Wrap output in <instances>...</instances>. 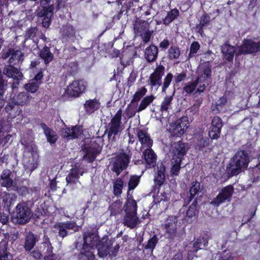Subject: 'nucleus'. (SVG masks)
<instances>
[{
  "label": "nucleus",
  "instance_id": "39448f33",
  "mask_svg": "<svg viewBox=\"0 0 260 260\" xmlns=\"http://www.w3.org/2000/svg\"><path fill=\"white\" fill-rule=\"evenodd\" d=\"M114 242L111 240H102L97 245L98 254L100 257H104L107 255L110 257L115 256L118 252L119 246L116 244L113 245Z\"/></svg>",
  "mask_w": 260,
  "mask_h": 260
},
{
  "label": "nucleus",
  "instance_id": "ea45409f",
  "mask_svg": "<svg viewBox=\"0 0 260 260\" xmlns=\"http://www.w3.org/2000/svg\"><path fill=\"white\" fill-rule=\"evenodd\" d=\"M121 207L122 202L120 200H117L114 202L109 207L111 215H115L119 213L121 211Z\"/></svg>",
  "mask_w": 260,
  "mask_h": 260
},
{
  "label": "nucleus",
  "instance_id": "774afa93",
  "mask_svg": "<svg viewBox=\"0 0 260 260\" xmlns=\"http://www.w3.org/2000/svg\"><path fill=\"white\" fill-rule=\"evenodd\" d=\"M170 43L167 39H164L159 44V47L162 49H166L169 46Z\"/></svg>",
  "mask_w": 260,
  "mask_h": 260
},
{
  "label": "nucleus",
  "instance_id": "4d7b16f0",
  "mask_svg": "<svg viewBox=\"0 0 260 260\" xmlns=\"http://www.w3.org/2000/svg\"><path fill=\"white\" fill-rule=\"evenodd\" d=\"M23 56V54L21 52V51L19 50H15L12 53V56L10 59V61L11 63H12L14 60H20L22 59Z\"/></svg>",
  "mask_w": 260,
  "mask_h": 260
},
{
  "label": "nucleus",
  "instance_id": "a211bd4d",
  "mask_svg": "<svg viewBox=\"0 0 260 260\" xmlns=\"http://www.w3.org/2000/svg\"><path fill=\"white\" fill-rule=\"evenodd\" d=\"M12 173L9 170L3 171L0 179V183L2 186L7 188L14 189L16 185L11 177Z\"/></svg>",
  "mask_w": 260,
  "mask_h": 260
},
{
  "label": "nucleus",
  "instance_id": "bb28decb",
  "mask_svg": "<svg viewBox=\"0 0 260 260\" xmlns=\"http://www.w3.org/2000/svg\"><path fill=\"white\" fill-rule=\"evenodd\" d=\"M248 164H228L226 171L230 176L237 175L247 167Z\"/></svg>",
  "mask_w": 260,
  "mask_h": 260
},
{
  "label": "nucleus",
  "instance_id": "c85d7f7f",
  "mask_svg": "<svg viewBox=\"0 0 260 260\" xmlns=\"http://www.w3.org/2000/svg\"><path fill=\"white\" fill-rule=\"evenodd\" d=\"M130 158L129 153L125 152L123 150H119L113 154L111 159L113 162H129Z\"/></svg>",
  "mask_w": 260,
  "mask_h": 260
},
{
  "label": "nucleus",
  "instance_id": "c03bdc74",
  "mask_svg": "<svg viewBox=\"0 0 260 260\" xmlns=\"http://www.w3.org/2000/svg\"><path fill=\"white\" fill-rule=\"evenodd\" d=\"M31 147V152H27L26 154L27 155H29L30 154L31 155V158H29L28 161L33 162H37L39 158V154L38 149L35 145L31 144L30 145Z\"/></svg>",
  "mask_w": 260,
  "mask_h": 260
},
{
  "label": "nucleus",
  "instance_id": "7ed1b4c3",
  "mask_svg": "<svg viewBox=\"0 0 260 260\" xmlns=\"http://www.w3.org/2000/svg\"><path fill=\"white\" fill-rule=\"evenodd\" d=\"M31 96L26 92L19 93L16 96L13 97L7 105L5 109L11 117H15L19 114V108L16 105L21 106L27 105L30 101Z\"/></svg>",
  "mask_w": 260,
  "mask_h": 260
},
{
  "label": "nucleus",
  "instance_id": "49530a36",
  "mask_svg": "<svg viewBox=\"0 0 260 260\" xmlns=\"http://www.w3.org/2000/svg\"><path fill=\"white\" fill-rule=\"evenodd\" d=\"M172 99V96H167L164 99L161 105V111L167 112L171 108Z\"/></svg>",
  "mask_w": 260,
  "mask_h": 260
},
{
  "label": "nucleus",
  "instance_id": "58836bf2",
  "mask_svg": "<svg viewBox=\"0 0 260 260\" xmlns=\"http://www.w3.org/2000/svg\"><path fill=\"white\" fill-rule=\"evenodd\" d=\"M41 57L44 60L46 64L51 61L53 58V55L50 52L49 48L47 47H44L40 52Z\"/></svg>",
  "mask_w": 260,
  "mask_h": 260
},
{
  "label": "nucleus",
  "instance_id": "09e8293b",
  "mask_svg": "<svg viewBox=\"0 0 260 260\" xmlns=\"http://www.w3.org/2000/svg\"><path fill=\"white\" fill-rule=\"evenodd\" d=\"M39 84L40 82L32 81L28 84H25V88L27 91L34 93L37 90Z\"/></svg>",
  "mask_w": 260,
  "mask_h": 260
},
{
  "label": "nucleus",
  "instance_id": "f3484780",
  "mask_svg": "<svg viewBox=\"0 0 260 260\" xmlns=\"http://www.w3.org/2000/svg\"><path fill=\"white\" fill-rule=\"evenodd\" d=\"M137 137L141 145L144 147L151 148L153 144V141L146 130L139 129L137 132Z\"/></svg>",
  "mask_w": 260,
  "mask_h": 260
},
{
  "label": "nucleus",
  "instance_id": "6e6552de",
  "mask_svg": "<svg viewBox=\"0 0 260 260\" xmlns=\"http://www.w3.org/2000/svg\"><path fill=\"white\" fill-rule=\"evenodd\" d=\"M121 116L122 111L119 109L109 123L108 131V136L109 139L112 136H113V138L114 139L115 136L121 132Z\"/></svg>",
  "mask_w": 260,
  "mask_h": 260
},
{
  "label": "nucleus",
  "instance_id": "393cba45",
  "mask_svg": "<svg viewBox=\"0 0 260 260\" xmlns=\"http://www.w3.org/2000/svg\"><path fill=\"white\" fill-rule=\"evenodd\" d=\"M46 7H43L41 13L42 16L44 17L42 25L43 27L47 28L50 25L51 18L53 15V12L54 11V6L51 5L47 8Z\"/></svg>",
  "mask_w": 260,
  "mask_h": 260
},
{
  "label": "nucleus",
  "instance_id": "603ef678",
  "mask_svg": "<svg viewBox=\"0 0 260 260\" xmlns=\"http://www.w3.org/2000/svg\"><path fill=\"white\" fill-rule=\"evenodd\" d=\"M173 76L171 73L167 74V76L165 78L163 85L162 87V90L165 92L166 89L169 86L172 80Z\"/></svg>",
  "mask_w": 260,
  "mask_h": 260
},
{
  "label": "nucleus",
  "instance_id": "5701e85b",
  "mask_svg": "<svg viewBox=\"0 0 260 260\" xmlns=\"http://www.w3.org/2000/svg\"><path fill=\"white\" fill-rule=\"evenodd\" d=\"M154 171L155 172L154 182L158 185H161L165 180V172L166 167L163 164H157L156 166H154Z\"/></svg>",
  "mask_w": 260,
  "mask_h": 260
},
{
  "label": "nucleus",
  "instance_id": "052dcab7",
  "mask_svg": "<svg viewBox=\"0 0 260 260\" xmlns=\"http://www.w3.org/2000/svg\"><path fill=\"white\" fill-rule=\"evenodd\" d=\"M180 164H174L171 168V173L173 175H178L181 168Z\"/></svg>",
  "mask_w": 260,
  "mask_h": 260
},
{
  "label": "nucleus",
  "instance_id": "3c124183",
  "mask_svg": "<svg viewBox=\"0 0 260 260\" xmlns=\"http://www.w3.org/2000/svg\"><path fill=\"white\" fill-rule=\"evenodd\" d=\"M127 167L126 164H113L112 170L115 172L117 175L119 174Z\"/></svg>",
  "mask_w": 260,
  "mask_h": 260
},
{
  "label": "nucleus",
  "instance_id": "473e14b6",
  "mask_svg": "<svg viewBox=\"0 0 260 260\" xmlns=\"http://www.w3.org/2000/svg\"><path fill=\"white\" fill-rule=\"evenodd\" d=\"M100 106V103L96 99L89 100L84 104V108L88 113H92L97 110Z\"/></svg>",
  "mask_w": 260,
  "mask_h": 260
},
{
  "label": "nucleus",
  "instance_id": "ddd939ff",
  "mask_svg": "<svg viewBox=\"0 0 260 260\" xmlns=\"http://www.w3.org/2000/svg\"><path fill=\"white\" fill-rule=\"evenodd\" d=\"M178 220L175 216H170L166 220L165 228L170 238H173L177 235Z\"/></svg>",
  "mask_w": 260,
  "mask_h": 260
},
{
  "label": "nucleus",
  "instance_id": "423d86ee",
  "mask_svg": "<svg viewBox=\"0 0 260 260\" xmlns=\"http://www.w3.org/2000/svg\"><path fill=\"white\" fill-rule=\"evenodd\" d=\"M260 51V41L256 42L251 38H247L242 44L239 47L237 55L241 54H255Z\"/></svg>",
  "mask_w": 260,
  "mask_h": 260
},
{
  "label": "nucleus",
  "instance_id": "b1692460",
  "mask_svg": "<svg viewBox=\"0 0 260 260\" xmlns=\"http://www.w3.org/2000/svg\"><path fill=\"white\" fill-rule=\"evenodd\" d=\"M134 30L137 36H142L143 32L149 27V23L145 20L137 19L133 23Z\"/></svg>",
  "mask_w": 260,
  "mask_h": 260
},
{
  "label": "nucleus",
  "instance_id": "13d9d810",
  "mask_svg": "<svg viewBox=\"0 0 260 260\" xmlns=\"http://www.w3.org/2000/svg\"><path fill=\"white\" fill-rule=\"evenodd\" d=\"M139 179L137 176L132 177L128 182L129 190L134 189L138 184Z\"/></svg>",
  "mask_w": 260,
  "mask_h": 260
},
{
  "label": "nucleus",
  "instance_id": "8fccbe9b",
  "mask_svg": "<svg viewBox=\"0 0 260 260\" xmlns=\"http://www.w3.org/2000/svg\"><path fill=\"white\" fill-rule=\"evenodd\" d=\"M157 241L158 239L157 237L156 236H154L148 240L147 245L145 246V249H149L151 250V252H152L157 243Z\"/></svg>",
  "mask_w": 260,
  "mask_h": 260
},
{
  "label": "nucleus",
  "instance_id": "6e6d98bb",
  "mask_svg": "<svg viewBox=\"0 0 260 260\" xmlns=\"http://www.w3.org/2000/svg\"><path fill=\"white\" fill-rule=\"evenodd\" d=\"M200 189V184L198 182H193L190 189V196L194 197Z\"/></svg>",
  "mask_w": 260,
  "mask_h": 260
},
{
  "label": "nucleus",
  "instance_id": "a18cd8bd",
  "mask_svg": "<svg viewBox=\"0 0 260 260\" xmlns=\"http://www.w3.org/2000/svg\"><path fill=\"white\" fill-rule=\"evenodd\" d=\"M227 101L225 97L220 98L216 103L215 106H213L212 108L214 112H218L221 111L222 107L226 104Z\"/></svg>",
  "mask_w": 260,
  "mask_h": 260
},
{
  "label": "nucleus",
  "instance_id": "9d476101",
  "mask_svg": "<svg viewBox=\"0 0 260 260\" xmlns=\"http://www.w3.org/2000/svg\"><path fill=\"white\" fill-rule=\"evenodd\" d=\"M84 171L81 167L80 164H75L71 169L69 175L66 177L67 186L74 188V185L79 182L78 177L79 175H82Z\"/></svg>",
  "mask_w": 260,
  "mask_h": 260
},
{
  "label": "nucleus",
  "instance_id": "4c0bfd02",
  "mask_svg": "<svg viewBox=\"0 0 260 260\" xmlns=\"http://www.w3.org/2000/svg\"><path fill=\"white\" fill-rule=\"evenodd\" d=\"M16 199L15 194L5 192L3 196V202L7 207H10L15 203Z\"/></svg>",
  "mask_w": 260,
  "mask_h": 260
},
{
  "label": "nucleus",
  "instance_id": "de8ad7c7",
  "mask_svg": "<svg viewBox=\"0 0 260 260\" xmlns=\"http://www.w3.org/2000/svg\"><path fill=\"white\" fill-rule=\"evenodd\" d=\"M169 57L171 59L178 58L180 54V52L179 48L177 47H171L168 51Z\"/></svg>",
  "mask_w": 260,
  "mask_h": 260
},
{
  "label": "nucleus",
  "instance_id": "f257e3e1",
  "mask_svg": "<svg viewBox=\"0 0 260 260\" xmlns=\"http://www.w3.org/2000/svg\"><path fill=\"white\" fill-rule=\"evenodd\" d=\"M198 76L194 80L186 83L183 91L187 95H198L203 92L211 78V70L209 62L200 65L198 69Z\"/></svg>",
  "mask_w": 260,
  "mask_h": 260
},
{
  "label": "nucleus",
  "instance_id": "1a4fd4ad",
  "mask_svg": "<svg viewBox=\"0 0 260 260\" xmlns=\"http://www.w3.org/2000/svg\"><path fill=\"white\" fill-rule=\"evenodd\" d=\"M54 229L57 231L58 235L63 238L65 237L70 231L76 232L79 230V226L75 222L72 221H67L64 222H59L54 225Z\"/></svg>",
  "mask_w": 260,
  "mask_h": 260
},
{
  "label": "nucleus",
  "instance_id": "aec40b11",
  "mask_svg": "<svg viewBox=\"0 0 260 260\" xmlns=\"http://www.w3.org/2000/svg\"><path fill=\"white\" fill-rule=\"evenodd\" d=\"M172 148L173 153L179 159L175 160L176 162H181L182 157L184 156L187 150L186 145L181 141H179L177 143H174L172 145Z\"/></svg>",
  "mask_w": 260,
  "mask_h": 260
},
{
  "label": "nucleus",
  "instance_id": "e2e57ef3",
  "mask_svg": "<svg viewBox=\"0 0 260 260\" xmlns=\"http://www.w3.org/2000/svg\"><path fill=\"white\" fill-rule=\"evenodd\" d=\"M151 34L148 29L146 31L143 32V35L141 36L142 37L143 40L145 43H147L149 41Z\"/></svg>",
  "mask_w": 260,
  "mask_h": 260
},
{
  "label": "nucleus",
  "instance_id": "5fc2aeb1",
  "mask_svg": "<svg viewBox=\"0 0 260 260\" xmlns=\"http://www.w3.org/2000/svg\"><path fill=\"white\" fill-rule=\"evenodd\" d=\"M200 47V46L198 42H193L190 46L189 57L193 56L197 53Z\"/></svg>",
  "mask_w": 260,
  "mask_h": 260
},
{
  "label": "nucleus",
  "instance_id": "4468645a",
  "mask_svg": "<svg viewBox=\"0 0 260 260\" xmlns=\"http://www.w3.org/2000/svg\"><path fill=\"white\" fill-rule=\"evenodd\" d=\"M222 126L221 119L218 117H214L211 122V125L209 131V136L211 139H217L220 133Z\"/></svg>",
  "mask_w": 260,
  "mask_h": 260
},
{
  "label": "nucleus",
  "instance_id": "f8f14e48",
  "mask_svg": "<svg viewBox=\"0 0 260 260\" xmlns=\"http://www.w3.org/2000/svg\"><path fill=\"white\" fill-rule=\"evenodd\" d=\"M233 187L229 185L223 188L217 197L211 202V204L218 206L226 200H229L233 193Z\"/></svg>",
  "mask_w": 260,
  "mask_h": 260
},
{
  "label": "nucleus",
  "instance_id": "c9c22d12",
  "mask_svg": "<svg viewBox=\"0 0 260 260\" xmlns=\"http://www.w3.org/2000/svg\"><path fill=\"white\" fill-rule=\"evenodd\" d=\"M38 241L32 233H29L26 236L24 247L26 250H30Z\"/></svg>",
  "mask_w": 260,
  "mask_h": 260
},
{
  "label": "nucleus",
  "instance_id": "a878e982",
  "mask_svg": "<svg viewBox=\"0 0 260 260\" xmlns=\"http://www.w3.org/2000/svg\"><path fill=\"white\" fill-rule=\"evenodd\" d=\"M164 67L162 66L158 67L152 73L150 80L151 84L152 86H159L161 83V77L164 73Z\"/></svg>",
  "mask_w": 260,
  "mask_h": 260
},
{
  "label": "nucleus",
  "instance_id": "338daca9",
  "mask_svg": "<svg viewBox=\"0 0 260 260\" xmlns=\"http://www.w3.org/2000/svg\"><path fill=\"white\" fill-rule=\"evenodd\" d=\"M16 188L18 192L22 196L26 195L28 193V189L25 186H22L19 188L16 186L14 188Z\"/></svg>",
  "mask_w": 260,
  "mask_h": 260
},
{
  "label": "nucleus",
  "instance_id": "37998d69",
  "mask_svg": "<svg viewBox=\"0 0 260 260\" xmlns=\"http://www.w3.org/2000/svg\"><path fill=\"white\" fill-rule=\"evenodd\" d=\"M123 186V182L120 178L117 179L114 182V194L119 196L121 194Z\"/></svg>",
  "mask_w": 260,
  "mask_h": 260
},
{
  "label": "nucleus",
  "instance_id": "864d4df0",
  "mask_svg": "<svg viewBox=\"0 0 260 260\" xmlns=\"http://www.w3.org/2000/svg\"><path fill=\"white\" fill-rule=\"evenodd\" d=\"M62 32L63 35L71 38L75 35V31L72 26L67 25L63 28Z\"/></svg>",
  "mask_w": 260,
  "mask_h": 260
},
{
  "label": "nucleus",
  "instance_id": "c756f323",
  "mask_svg": "<svg viewBox=\"0 0 260 260\" xmlns=\"http://www.w3.org/2000/svg\"><path fill=\"white\" fill-rule=\"evenodd\" d=\"M221 52L224 59L230 61L233 60L236 50L234 46L225 43L221 46Z\"/></svg>",
  "mask_w": 260,
  "mask_h": 260
},
{
  "label": "nucleus",
  "instance_id": "20e7f679",
  "mask_svg": "<svg viewBox=\"0 0 260 260\" xmlns=\"http://www.w3.org/2000/svg\"><path fill=\"white\" fill-rule=\"evenodd\" d=\"M32 212L25 203L18 204L12 214L11 219L13 223L25 224L31 218Z\"/></svg>",
  "mask_w": 260,
  "mask_h": 260
},
{
  "label": "nucleus",
  "instance_id": "69168bd1",
  "mask_svg": "<svg viewBox=\"0 0 260 260\" xmlns=\"http://www.w3.org/2000/svg\"><path fill=\"white\" fill-rule=\"evenodd\" d=\"M186 75L185 73H181V74H179V75H178L177 76L175 77V79H174L175 82L176 83L180 82L182 81L183 80H184L185 79V78H186Z\"/></svg>",
  "mask_w": 260,
  "mask_h": 260
},
{
  "label": "nucleus",
  "instance_id": "412c9836",
  "mask_svg": "<svg viewBox=\"0 0 260 260\" xmlns=\"http://www.w3.org/2000/svg\"><path fill=\"white\" fill-rule=\"evenodd\" d=\"M84 244L89 248L93 249L96 247L99 241V237L95 233H86L83 236Z\"/></svg>",
  "mask_w": 260,
  "mask_h": 260
},
{
  "label": "nucleus",
  "instance_id": "9b49d317",
  "mask_svg": "<svg viewBox=\"0 0 260 260\" xmlns=\"http://www.w3.org/2000/svg\"><path fill=\"white\" fill-rule=\"evenodd\" d=\"M188 124L187 117H183L177 120L175 124L170 125L171 128H170L169 130L172 135L180 137L186 131Z\"/></svg>",
  "mask_w": 260,
  "mask_h": 260
},
{
  "label": "nucleus",
  "instance_id": "72a5a7b5",
  "mask_svg": "<svg viewBox=\"0 0 260 260\" xmlns=\"http://www.w3.org/2000/svg\"><path fill=\"white\" fill-rule=\"evenodd\" d=\"M233 162H249L252 160L249 158L247 152L238 151L232 158Z\"/></svg>",
  "mask_w": 260,
  "mask_h": 260
},
{
  "label": "nucleus",
  "instance_id": "680f3d73",
  "mask_svg": "<svg viewBox=\"0 0 260 260\" xmlns=\"http://www.w3.org/2000/svg\"><path fill=\"white\" fill-rule=\"evenodd\" d=\"M36 32H37V29L35 27L29 29L27 31L26 34V36H25L26 39H27L33 38L35 36V35L36 34Z\"/></svg>",
  "mask_w": 260,
  "mask_h": 260
},
{
  "label": "nucleus",
  "instance_id": "6ab92c4d",
  "mask_svg": "<svg viewBox=\"0 0 260 260\" xmlns=\"http://www.w3.org/2000/svg\"><path fill=\"white\" fill-rule=\"evenodd\" d=\"M3 73L8 77L12 78L14 80H16L17 82V84H18L19 81L22 79V73L17 68L12 66L5 67Z\"/></svg>",
  "mask_w": 260,
  "mask_h": 260
},
{
  "label": "nucleus",
  "instance_id": "7c9ffc66",
  "mask_svg": "<svg viewBox=\"0 0 260 260\" xmlns=\"http://www.w3.org/2000/svg\"><path fill=\"white\" fill-rule=\"evenodd\" d=\"M197 204L196 200L193 201L186 212L184 217V220L188 223H191L193 221L192 218H194L197 212Z\"/></svg>",
  "mask_w": 260,
  "mask_h": 260
},
{
  "label": "nucleus",
  "instance_id": "4be33fe9",
  "mask_svg": "<svg viewBox=\"0 0 260 260\" xmlns=\"http://www.w3.org/2000/svg\"><path fill=\"white\" fill-rule=\"evenodd\" d=\"M81 133V128L77 126L72 127L71 128L66 127L62 129L61 135L68 140L77 138Z\"/></svg>",
  "mask_w": 260,
  "mask_h": 260
},
{
  "label": "nucleus",
  "instance_id": "dca6fc26",
  "mask_svg": "<svg viewBox=\"0 0 260 260\" xmlns=\"http://www.w3.org/2000/svg\"><path fill=\"white\" fill-rule=\"evenodd\" d=\"M101 150V148L99 145L94 142L92 143L91 146L86 151V153L84 155V160L88 161L89 162H93Z\"/></svg>",
  "mask_w": 260,
  "mask_h": 260
},
{
  "label": "nucleus",
  "instance_id": "2eb2a0df",
  "mask_svg": "<svg viewBox=\"0 0 260 260\" xmlns=\"http://www.w3.org/2000/svg\"><path fill=\"white\" fill-rule=\"evenodd\" d=\"M154 96L153 95L146 96L141 101L138 108H136L133 111H130L129 106L127 108V114L129 117L134 116L137 112H140L145 110L154 100Z\"/></svg>",
  "mask_w": 260,
  "mask_h": 260
},
{
  "label": "nucleus",
  "instance_id": "bf43d9fd",
  "mask_svg": "<svg viewBox=\"0 0 260 260\" xmlns=\"http://www.w3.org/2000/svg\"><path fill=\"white\" fill-rule=\"evenodd\" d=\"M233 257L231 253L226 252L224 251L222 255H219L218 256L217 260H232Z\"/></svg>",
  "mask_w": 260,
  "mask_h": 260
},
{
  "label": "nucleus",
  "instance_id": "f704fd0d",
  "mask_svg": "<svg viewBox=\"0 0 260 260\" xmlns=\"http://www.w3.org/2000/svg\"><path fill=\"white\" fill-rule=\"evenodd\" d=\"M92 249L89 248L86 246H83L80 253L79 255L80 260H93L94 255L91 251Z\"/></svg>",
  "mask_w": 260,
  "mask_h": 260
},
{
  "label": "nucleus",
  "instance_id": "f03ea898",
  "mask_svg": "<svg viewBox=\"0 0 260 260\" xmlns=\"http://www.w3.org/2000/svg\"><path fill=\"white\" fill-rule=\"evenodd\" d=\"M125 215L123 223L127 227L133 229L140 223L137 215V205L136 202L132 198H128L124 205Z\"/></svg>",
  "mask_w": 260,
  "mask_h": 260
},
{
  "label": "nucleus",
  "instance_id": "cd10ccee",
  "mask_svg": "<svg viewBox=\"0 0 260 260\" xmlns=\"http://www.w3.org/2000/svg\"><path fill=\"white\" fill-rule=\"evenodd\" d=\"M41 126L43 129L44 134L46 137L47 142L50 144L55 143L58 139L56 132L47 126L45 123H42Z\"/></svg>",
  "mask_w": 260,
  "mask_h": 260
},
{
  "label": "nucleus",
  "instance_id": "a19ab883",
  "mask_svg": "<svg viewBox=\"0 0 260 260\" xmlns=\"http://www.w3.org/2000/svg\"><path fill=\"white\" fill-rule=\"evenodd\" d=\"M179 15V11L176 9H174L168 12L167 16L164 19V23L168 24L173 21Z\"/></svg>",
  "mask_w": 260,
  "mask_h": 260
},
{
  "label": "nucleus",
  "instance_id": "79ce46f5",
  "mask_svg": "<svg viewBox=\"0 0 260 260\" xmlns=\"http://www.w3.org/2000/svg\"><path fill=\"white\" fill-rule=\"evenodd\" d=\"M147 92V89L145 87H142L138 89L134 95L132 100V103H137L140 99L145 95Z\"/></svg>",
  "mask_w": 260,
  "mask_h": 260
},
{
  "label": "nucleus",
  "instance_id": "0eeeda50",
  "mask_svg": "<svg viewBox=\"0 0 260 260\" xmlns=\"http://www.w3.org/2000/svg\"><path fill=\"white\" fill-rule=\"evenodd\" d=\"M87 86V82L84 80H75L67 86L64 94L71 96H79L85 90Z\"/></svg>",
  "mask_w": 260,
  "mask_h": 260
},
{
  "label": "nucleus",
  "instance_id": "0e129e2a",
  "mask_svg": "<svg viewBox=\"0 0 260 260\" xmlns=\"http://www.w3.org/2000/svg\"><path fill=\"white\" fill-rule=\"evenodd\" d=\"M209 144V142L207 140L202 139L198 143L197 147L199 150H203V149L207 146Z\"/></svg>",
  "mask_w": 260,
  "mask_h": 260
},
{
  "label": "nucleus",
  "instance_id": "2f4dec72",
  "mask_svg": "<svg viewBox=\"0 0 260 260\" xmlns=\"http://www.w3.org/2000/svg\"><path fill=\"white\" fill-rule=\"evenodd\" d=\"M158 50L157 47L151 45L147 47L145 52V56L149 62L153 61L157 57Z\"/></svg>",
  "mask_w": 260,
  "mask_h": 260
},
{
  "label": "nucleus",
  "instance_id": "e433bc0d",
  "mask_svg": "<svg viewBox=\"0 0 260 260\" xmlns=\"http://www.w3.org/2000/svg\"><path fill=\"white\" fill-rule=\"evenodd\" d=\"M145 162H156L157 156L151 148H148L143 153Z\"/></svg>",
  "mask_w": 260,
  "mask_h": 260
}]
</instances>
